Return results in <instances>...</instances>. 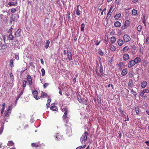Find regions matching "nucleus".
<instances>
[{"label":"nucleus","mask_w":149,"mask_h":149,"mask_svg":"<svg viewBox=\"0 0 149 149\" xmlns=\"http://www.w3.org/2000/svg\"><path fill=\"white\" fill-rule=\"evenodd\" d=\"M110 86L111 87L112 89H114L113 86V85L112 84H109L108 85V88Z\"/></svg>","instance_id":"46"},{"label":"nucleus","mask_w":149,"mask_h":149,"mask_svg":"<svg viewBox=\"0 0 149 149\" xmlns=\"http://www.w3.org/2000/svg\"><path fill=\"white\" fill-rule=\"evenodd\" d=\"M27 81H26L24 80L22 81V87L23 88V90L24 89V88L26 87V84L27 83ZM23 91H21L18 96L16 98L15 102H11L12 103L11 104V105L10 106V111H11L12 108L15 107L17 104V101L18 99L20 97L21 95H22L23 93Z\"/></svg>","instance_id":"1"},{"label":"nucleus","mask_w":149,"mask_h":149,"mask_svg":"<svg viewBox=\"0 0 149 149\" xmlns=\"http://www.w3.org/2000/svg\"><path fill=\"white\" fill-rule=\"evenodd\" d=\"M95 72H96V74L98 76H99V77H101V74H100L99 72H98V71H97V70L96 69V70H95Z\"/></svg>","instance_id":"51"},{"label":"nucleus","mask_w":149,"mask_h":149,"mask_svg":"<svg viewBox=\"0 0 149 149\" xmlns=\"http://www.w3.org/2000/svg\"><path fill=\"white\" fill-rule=\"evenodd\" d=\"M17 29L16 26H15L14 25H12L11 27V28L10 29V31L11 32H15Z\"/></svg>","instance_id":"15"},{"label":"nucleus","mask_w":149,"mask_h":149,"mask_svg":"<svg viewBox=\"0 0 149 149\" xmlns=\"http://www.w3.org/2000/svg\"><path fill=\"white\" fill-rule=\"evenodd\" d=\"M95 72H96V74L98 76H99V77H101V74H100L99 72H98V71H97V70L96 69V70H95Z\"/></svg>","instance_id":"52"},{"label":"nucleus","mask_w":149,"mask_h":149,"mask_svg":"<svg viewBox=\"0 0 149 149\" xmlns=\"http://www.w3.org/2000/svg\"><path fill=\"white\" fill-rule=\"evenodd\" d=\"M32 93L34 96V98L37 100H38L39 99L40 96L38 97L37 95L38 94V91L36 90H34L32 92Z\"/></svg>","instance_id":"4"},{"label":"nucleus","mask_w":149,"mask_h":149,"mask_svg":"<svg viewBox=\"0 0 149 149\" xmlns=\"http://www.w3.org/2000/svg\"><path fill=\"white\" fill-rule=\"evenodd\" d=\"M41 71L42 73V76L43 77L45 74V71L44 69L43 68H42L41 70Z\"/></svg>","instance_id":"42"},{"label":"nucleus","mask_w":149,"mask_h":149,"mask_svg":"<svg viewBox=\"0 0 149 149\" xmlns=\"http://www.w3.org/2000/svg\"><path fill=\"white\" fill-rule=\"evenodd\" d=\"M7 47V45L3 44L0 46V52H3L4 49Z\"/></svg>","instance_id":"8"},{"label":"nucleus","mask_w":149,"mask_h":149,"mask_svg":"<svg viewBox=\"0 0 149 149\" xmlns=\"http://www.w3.org/2000/svg\"><path fill=\"white\" fill-rule=\"evenodd\" d=\"M21 31V30L20 29H18L17 31L15 32V36L16 37H19L20 36V32Z\"/></svg>","instance_id":"14"},{"label":"nucleus","mask_w":149,"mask_h":149,"mask_svg":"<svg viewBox=\"0 0 149 149\" xmlns=\"http://www.w3.org/2000/svg\"><path fill=\"white\" fill-rule=\"evenodd\" d=\"M97 102L99 104H100L101 102V98L100 97H97Z\"/></svg>","instance_id":"56"},{"label":"nucleus","mask_w":149,"mask_h":149,"mask_svg":"<svg viewBox=\"0 0 149 149\" xmlns=\"http://www.w3.org/2000/svg\"><path fill=\"white\" fill-rule=\"evenodd\" d=\"M110 40L111 42L113 43L115 42L116 40V38L115 37L113 36L111 38Z\"/></svg>","instance_id":"28"},{"label":"nucleus","mask_w":149,"mask_h":149,"mask_svg":"<svg viewBox=\"0 0 149 149\" xmlns=\"http://www.w3.org/2000/svg\"><path fill=\"white\" fill-rule=\"evenodd\" d=\"M98 53L101 56H102L103 55V53L102 51L100 49H99L98 50Z\"/></svg>","instance_id":"40"},{"label":"nucleus","mask_w":149,"mask_h":149,"mask_svg":"<svg viewBox=\"0 0 149 149\" xmlns=\"http://www.w3.org/2000/svg\"><path fill=\"white\" fill-rule=\"evenodd\" d=\"M135 64L133 60H131L129 61L127 64V66L129 68H131L134 66Z\"/></svg>","instance_id":"7"},{"label":"nucleus","mask_w":149,"mask_h":149,"mask_svg":"<svg viewBox=\"0 0 149 149\" xmlns=\"http://www.w3.org/2000/svg\"><path fill=\"white\" fill-rule=\"evenodd\" d=\"M113 9V7L112 6H111L109 11V12L107 14V16H109V17L111 15V10Z\"/></svg>","instance_id":"27"},{"label":"nucleus","mask_w":149,"mask_h":149,"mask_svg":"<svg viewBox=\"0 0 149 149\" xmlns=\"http://www.w3.org/2000/svg\"><path fill=\"white\" fill-rule=\"evenodd\" d=\"M85 24L84 23H82L81 24V31H84V28L85 27Z\"/></svg>","instance_id":"43"},{"label":"nucleus","mask_w":149,"mask_h":149,"mask_svg":"<svg viewBox=\"0 0 149 149\" xmlns=\"http://www.w3.org/2000/svg\"><path fill=\"white\" fill-rule=\"evenodd\" d=\"M114 25L115 27H118L121 26V24L120 22L116 21L115 22Z\"/></svg>","instance_id":"17"},{"label":"nucleus","mask_w":149,"mask_h":149,"mask_svg":"<svg viewBox=\"0 0 149 149\" xmlns=\"http://www.w3.org/2000/svg\"><path fill=\"white\" fill-rule=\"evenodd\" d=\"M5 104L4 103H3L2 104V109L1 112V114H3V112L4 111V109H5Z\"/></svg>","instance_id":"33"},{"label":"nucleus","mask_w":149,"mask_h":149,"mask_svg":"<svg viewBox=\"0 0 149 149\" xmlns=\"http://www.w3.org/2000/svg\"><path fill=\"white\" fill-rule=\"evenodd\" d=\"M41 144L39 143H32L31 144V146L33 147L38 148L41 146Z\"/></svg>","instance_id":"13"},{"label":"nucleus","mask_w":149,"mask_h":149,"mask_svg":"<svg viewBox=\"0 0 149 149\" xmlns=\"http://www.w3.org/2000/svg\"><path fill=\"white\" fill-rule=\"evenodd\" d=\"M146 42L147 44H149V37L147 38L146 40Z\"/></svg>","instance_id":"60"},{"label":"nucleus","mask_w":149,"mask_h":149,"mask_svg":"<svg viewBox=\"0 0 149 149\" xmlns=\"http://www.w3.org/2000/svg\"><path fill=\"white\" fill-rule=\"evenodd\" d=\"M49 85V83H46L44 84L43 85V88H45Z\"/></svg>","instance_id":"45"},{"label":"nucleus","mask_w":149,"mask_h":149,"mask_svg":"<svg viewBox=\"0 0 149 149\" xmlns=\"http://www.w3.org/2000/svg\"><path fill=\"white\" fill-rule=\"evenodd\" d=\"M133 85V83L132 82V81L130 82V81L128 84V86L129 87H131L132 85Z\"/></svg>","instance_id":"47"},{"label":"nucleus","mask_w":149,"mask_h":149,"mask_svg":"<svg viewBox=\"0 0 149 149\" xmlns=\"http://www.w3.org/2000/svg\"><path fill=\"white\" fill-rule=\"evenodd\" d=\"M110 49L112 51H115L116 50V48L113 45H111L110 46Z\"/></svg>","instance_id":"31"},{"label":"nucleus","mask_w":149,"mask_h":149,"mask_svg":"<svg viewBox=\"0 0 149 149\" xmlns=\"http://www.w3.org/2000/svg\"><path fill=\"white\" fill-rule=\"evenodd\" d=\"M131 93H132L134 97H136L137 95V93L133 90H132Z\"/></svg>","instance_id":"37"},{"label":"nucleus","mask_w":149,"mask_h":149,"mask_svg":"<svg viewBox=\"0 0 149 149\" xmlns=\"http://www.w3.org/2000/svg\"><path fill=\"white\" fill-rule=\"evenodd\" d=\"M16 11V8H12L11 9V11L13 13H14Z\"/></svg>","instance_id":"58"},{"label":"nucleus","mask_w":149,"mask_h":149,"mask_svg":"<svg viewBox=\"0 0 149 149\" xmlns=\"http://www.w3.org/2000/svg\"><path fill=\"white\" fill-rule=\"evenodd\" d=\"M127 69L125 68L123 70L121 74L123 76H125L127 74Z\"/></svg>","instance_id":"19"},{"label":"nucleus","mask_w":149,"mask_h":149,"mask_svg":"<svg viewBox=\"0 0 149 149\" xmlns=\"http://www.w3.org/2000/svg\"><path fill=\"white\" fill-rule=\"evenodd\" d=\"M130 24V22L129 20H126L125 22L124 26L125 27L128 26Z\"/></svg>","instance_id":"32"},{"label":"nucleus","mask_w":149,"mask_h":149,"mask_svg":"<svg viewBox=\"0 0 149 149\" xmlns=\"http://www.w3.org/2000/svg\"><path fill=\"white\" fill-rule=\"evenodd\" d=\"M121 16V14L120 13L116 14L114 16V18L116 19H118Z\"/></svg>","instance_id":"29"},{"label":"nucleus","mask_w":149,"mask_h":149,"mask_svg":"<svg viewBox=\"0 0 149 149\" xmlns=\"http://www.w3.org/2000/svg\"><path fill=\"white\" fill-rule=\"evenodd\" d=\"M147 85V83L146 81H143L141 83V86L142 88L146 87Z\"/></svg>","instance_id":"20"},{"label":"nucleus","mask_w":149,"mask_h":149,"mask_svg":"<svg viewBox=\"0 0 149 149\" xmlns=\"http://www.w3.org/2000/svg\"><path fill=\"white\" fill-rule=\"evenodd\" d=\"M10 77L11 78V79L12 81V83L11 84H10V86H13V84L12 83H13V81L14 80V78L12 73H10Z\"/></svg>","instance_id":"21"},{"label":"nucleus","mask_w":149,"mask_h":149,"mask_svg":"<svg viewBox=\"0 0 149 149\" xmlns=\"http://www.w3.org/2000/svg\"><path fill=\"white\" fill-rule=\"evenodd\" d=\"M47 96V94L45 93H44V92H42L41 93V96L42 98L45 97V96Z\"/></svg>","instance_id":"41"},{"label":"nucleus","mask_w":149,"mask_h":149,"mask_svg":"<svg viewBox=\"0 0 149 149\" xmlns=\"http://www.w3.org/2000/svg\"><path fill=\"white\" fill-rule=\"evenodd\" d=\"M129 49V47L128 46H125L123 49V51L125 52L127 51Z\"/></svg>","instance_id":"36"},{"label":"nucleus","mask_w":149,"mask_h":149,"mask_svg":"<svg viewBox=\"0 0 149 149\" xmlns=\"http://www.w3.org/2000/svg\"><path fill=\"white\" fill-rule=\"evenodd\" d=\"M95 72H96V74L98 76H99V77H101V74H100L99 72H98V71H97V70L96 69V70H95Z\"/></svg>","instance_id":"53"},{"label":"nucleus","mask_w":149,"mask_h":149,"mask_svg":"<svg viewBox=\"0 0 149 149\" xmlns=\"http://www.w3.org/2000/svg\"><path fill=\"white\" fill-rule=\"evenodd\" d=\"M13 61L12 60H10V66L12 67L13 65Z\"/></svg>","instance_id":"48"},{"label":"nucleus","mask_w":149,"mask_h":149,"mask_svg":"<svg viewBox=\"0 0 149 149\" xmlns=\"http://www.w3.org/2000/svg\"><path fill=\"white\" fill-rule=\"evenodd\" d=\"M149 93V90L148 89H144L141 93L140 95L141 96L143 97L146 93Z\"/></svg>","instance_id":"9"},{"label":"nucleus","mask_w":149,"mask_h":149,"mask_svg":"<svg viewBox=\"0 0 149 149\" xmlns=\"http://www.w3.org/2000/svg\"><path fill=\"white\" fill-rule=\"evenodd\" d=\"M59 137V135H58L57 134L56 136H55V139L57 141L59 140V139H58V138Z\"/></svg>","instance_id":"55"},{"label":"nucleus","mask_w":149,"mask_h":149,"mask_svg":"<svg viewBox=\"0 0 149 149\" xmlns=\"http://www.w3.org/2000/svg\"><path fill=\"white\" fill-rule=\"evenodd\" d=\"M77 100H78L79 102L81 103H83V101L82 99H81V97L79 93H78L77 95Z\"/></svg>","instance_id":"16"},{"label":"nucleus","mask_w":149,"mask_h":149,"mask_svg":"<svg viewBox=\"0 0 149 149\" xmlns=\"http://www.w3.org/2000/svg\"><path fill=\"white\" fill-rule=\"evenodd\" d=\"M88 134V133L87 132H85L82 135L80 139V141L81 143H82L83 140L85 141H86Z\"/></svg>","instance_id":"2"},{"label":"nucleus","mask_w":149,"mask_h":149,"mask_svg":"<svg viewBox=\"0 0 149 149\" xmlns=\"http://www.w3.org/2000/svg\"><path fill=\"white\" fill-rule=\"evenodd\" d=\"M134 111L137 114H138L139 113V109L138 106L135 107Z\"/></svg>","instance_id":"25"},{"label":"nucleus","mask_w":149,"mask_h":149,"mask_svg":"<svg viewBox=\"0 0 149 149\" xmlns=\"http://www.w3.org/2000/svg\"><path fill=\"white\" fill-rule=\"evenodd\" d=\"M133 61L135 64L140 63L141 62V59L139 57H136Z\"/></svg>","instance_id":"11"},{"label":"nucleus","mask_w":149,"mask_h":149,"mask_svg":"<svg viewBox=\"0 0 149 149\" xmlns=\"http://www.w3.org/2000/svg\"><path fill=\"white\" fill-rule=\"evenodd\" d=\"M49 44H50L49 41L48 40H46L45 45V47L46 49H47L48 48Z\"/></svg>","instance_id":"22"},{"label":"nucleus","mask_w":149,"mask_h":149,"mask_svg":"<svg viewBox=\"0 0 149 149\" xmlns=\"http://www.w3.org/2000/svg\"><path fill=\"white\" fill-rule=\"evenodd\" d=\"M67 54V51H66L65 50H64V53H63L64 55H65Z\"/></svg>","instance_id":"64"},{"label":"nucleus","mask_w":149,"mask_h":149,"mask_svg":"<svg viewBox=\"0 0 149 149\" xmlns=\"http://www.w3.org/2000/svg\"><path fill=\"white\" fill-rule=\"evenodd\" d=\"M123 65V63L122 62H120L118 64V65L120 67H121V66Z\"/></svg>","instance_id":"61"},{"label":"nucleus","mask_w":149,"mask_h":149,"mask_svg":"<svg viewBox=\"0 0 149 149\" xmlns=\"http://www.w3.org/2000/svg\"><path fill=\"white\" fill-rule=\"evenodd\" d=\"M26 78L29 82V86L31 87L32 85V81L31 77L29 75H27Z\"/></svg>","instance_id":"5"},{"label":"nucleus","mask_w":149,"mask_h":149,"mask_svg":"<svg viewBox=\"0 0 149 149\" xmlns=\"http://www.w3.org/2000/svg\"><path fill=\"white\" fill-rule=\"evenodd\" d=\"M62 111L63 112H68V108L67 107H65L62 109Z\"/></svg>","instance_id":"44"},{"label":"nucleus","mask_w":149,"mask_h":149,"mask_svg":"<svg viewBox=\"0 0 149 149\" xmlns=\"http://www.w3.org/2000/svg\"><path fill=\"white\" fill-rule=\"evenodd\" d=\"M99 71L101 75L103 76H104V74L103 72V67L102 65H100Z\"/></svg>","instance_id":"12"},{"label":"nucleus","mask_w":149,"mask_h":149,"mask_svg":"<svg viewBox=\"0 0 149 149\" xmlns=\"http://www.w3.org/2000/svg\"><path fill=\"white\" fill-rule=\"evenodd\" d=\"M15 59L17 60H18L19 59V56L18 55H15Z\"/></svg>","instance_id":"62"},{"label":"nucleus","mask_w":149,"mask_h":149,"mask_svg":"<svg viewBox=\"0 0 149 149\" xmlns=\"http://www.w3.org/2000/svg\"><path fill=\"white\" fill-rule=\"evenodd\" d=\"M129 56L127 54H125L123 55V59L124 61H126L129 59Z\"/></svg>","instance_id":"18"},{"label":"nucleus","mask_w":149,"mask_h":149,"mask_svg":"<svg viewBox=\"0 0 149 149\" xmlns=\"http://www.w3.org/2000/svg\"><path fill=\"white\" fill-rule=\"evenodd\" d=\"M100 42V41H98V40H97L95 42V44L96 46H97L99 44Z\"/></svg>","instance_id":"50"},{"label":"nucleus","mask_w":149,"mask_h":149,"mask_svg":"<svg viewBox=\"0 0 149 149\" xmlns=\"http://www.w3.org/2000/svg\"><path fill=\"white\" fill-rule=\"evenodd\" d=\"M132 48L134 50H136V47L135 45H133L132 46Z\"/></svg>","instance_id":"63"},{"label":"nucleus","mask_w":149,"mask_h":149,"mask_svg":"<svg viewBox=\"0 0 149 149\" xmlns=\"http://www.w3.org/2000/svg\"><path fill=\"white\" fill-rule=\"evenodd\" d=\"M125 119L124 120V121H128L129 120V119L128 117V116H125Z\"/></svg>","instance_id":"49"},{"label":"nucleus","mask_w":149,"mask_h":149,"mask_svg":"<svg viewBox=\"0 0 149 149\" xmlns=\"http://www.w3.org/2000/svg\"><path fill=\"white\" fill-rule=\"evenodd\" d=\"M51 110L53 111H57L58 110V108L56 106H55L54 103H52L51 104V107H50Z\"/></svg>","instance_id":"10"},{"label":"nucleus","mask_w":149,"mask_h":149,"mask_svg":"<svg viewBox=\"0 0 149 149\" xmlns=\"http://www.w3.org/2000/svg\"><path fill=\"white\" fill-rule=\"evenodd\" d=\"M142 27L141 26L139 25L138 26L137 28V30L139 32H140L142 30Z\"/></svg>","instance_id":"39"},{"label":"nucleus","mask_w":149,"mask_h":149,"mask_svg":"<svg viewBox=\"0 0 149 149\" xmlns=\"http://www.w3.org/2000/svg\"><path fill=\"white\" fill-rule=\"evenodd\" d=\"M67 58L68 59L69 61H70L72 59V57L71 53V50H70L68 48L67 49Z\"/></svg>","instance_id":"3"},{"label":"nucleus","mask_w":149,"mask_h":149,"mask_svg":"<svg viewBox=\"0 0 149 149\" xmlns=\"http://www.w3.org/2000/svg\"><path fill=\"white\" fill-rule=\"evenodd\" d=\"M68 114V112H65L64 114L62 117L63 119H65L67 118V115Z\"/></svg>","instance_id":"30"},{"label":"nucleus","mask_w":149,"mask_h":149,"mask_svg":"<svg viewBox=\"0 0 149 149\" xmlns=\"http://www.w3.org/2000/svg\"><path fill=\"white\" fill-rule=\"evenodd\" d=\"M14 143L12 141H10V146H14Z\"/></svg>","instance_id":"59"},{"label":"nucleus","mask_w":149,"mask_h":149,"mask_svg":"<svg viewBox=\"0 0 149 149\" xmlns=\"http://www.w3.org/2000/svg\"><path fill=\"white\" fill-rule=\"evenodd\" d=\"M79 5H78L77 8V10H76V14L77 15H80L81 11H80L79 9Z\"/></svg>","instance_id":"24"},{"label":"nucleus","mask_w":149,"mask_h":149,"mask_svg":"<svg viewBox=\"0 0 149 149\" xmlns=\"http://www.w3.org/2000/svg\"><path fill=\"white\" fill-rule=\"evenodd\" d=\"M132 14L134 15H135L137 14V11L136 10L133 9L132 11Z\"/></svg>","instance_id":"35"},{"label":"nucleus","mask_w":149,"mask_h":149,"mask_svg":"<svg viewBox=\"0 0 149 149\" xmlns=\"http://www.w3.org/2000/svg\"><path fill=\"white\" fill-rule=\"evenodd\" d=\"M70 11H68L67 12V14L66 15L68 17V21H70Z\"/></svg>","instance_id":"34"},{"label":"nucleus","mask_w":149,"mask_h":149,"mask_svg":"<svg viewBox=\"0 0 149 149\" xmlns=\"http://www.w3.org/2000/svg\"><path fill=\"white\" fill-rule=\"evenodd\" d=\"M95 72H96V74L98 76H99V77H101V74H100L99 72H98V71H97V70L96 69V70H95Z\"/></svg>","instance_id":"54"},{"label":"nucleus","mask_w":149,"mask_h":149,"mask_svg":"<svg viewBox=\"0 0 149 149\" xmlns=\"http://www.w3.org/2000/svg\"><path fill=\"white\" fill-rule=\"evenodd\" d=\"M123 39L125 42H127L130 41L131 38L127 34H125L123 37Z\"/></svg>","instance_id":"6"},{"label":"nucleus","mask_w":149,"mask_h":149,"mask_svg":"<svg viewBox=\"0 0 149 149\" xmlns=\"http://www.w3.org/2000/svg\"><path fill=\"white\" fill-rule=\"evenodd\" d=\"M3 125L1 126V129L0 130V134H1L3 130Z\"/></svg>","instance_id":"57"},{"label":"nucleus","mask_w":149,"mask_h":149,"mask_svg":"<svg viewBox=\"0 0 149 149\" xmlns=\"http://www.w3.org/2000/svg\"><path fill=\"white\" fill-rule=\"evenodd\" d=\"M9 107H8L7 110L5 112V116H8L9 114Z\"/></svg>","instance_id":"26"},{"label":"nucleus","mask_w":149,"mask_h":149,"mask_svg":"<svg viewBox=\"0 0 149 149\" xmlns=\"http://www.w3.org/2000/svg\"><path fill=\"white\" fill-rule=\"evenodd\" d=\"M117 43L119 46H120L123 44V41L122 40L119 39L117 41Z\"/></svg>","instance_id":"23"},{"label":"nucleus","mask_w":149,"mask_h":149,"mask_svg":"<svg viewBox=\"0 0 149 149\" xmlns=\"http://www.w3.org/2000/svg\"><path fill=\"white\" fill-rule=\"evenodd\" d=\"M142 22L143 23L144 25L146 26V17L145 16H143L142 18Z\"/></svg>","instance_id":"38"}]
</instances>
